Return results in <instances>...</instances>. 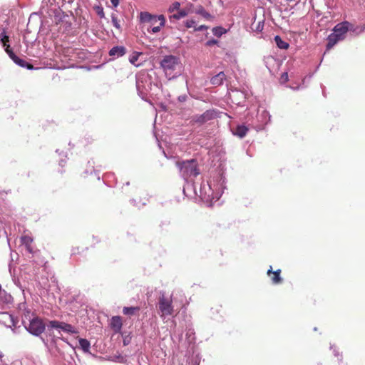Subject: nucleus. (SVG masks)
I'll return each mask as SVG.
<instances>
[{"mask_svg":"<svg viewBox=\"0 0 365 365\" xmlns=\"http://www.w3.org/2000/svg\"><path fill=\"white\" fill-rule=\"evenodd\" d=\"M110 2L114 7H117L119 5L120 0H110Z\"/></svg>","mask_w":365,"mask_h":365,"instance_id":"obj_45","label":"nucleus"},{"mask_svg":"<svg viewBox=\"0 0 365 365\" xmlns=\"http://www.w3.org/2000/svg\"><path fill=\"white\" fill-rule=\"evenodd\" d=\"M98 180H100V176L98 175V177H97Z\"/></svg>","mask_w":365,"mask_h":365,"instance_id":"obj_56","label":"nucleus"},{"mask_svg":"<svg viewBox=\"0 0 365 365\" xmlns=\"http://www.w3.org/2000/svg\"><path fill=\"white\" fill-rule=\"evenodd\" d=\"M176 166L184 180L192 179L200 175L198 163L196 159L178 160L176 162Z\"/></svg>","mask_w":365,"mask_h":365,"instance_id":"obj_5","label":"nucleus"},{"mask_svg":"<svg viewBox=\"0 0 365 365\" xmlns=\"http://www.w3.org/2000/svg\"><path fill=\"white\" fill-rule=\"evenodd\" d=\"M129 184H130V182H127L125 185H129Z\"/></svg>","mask_w":365,"mask_h":365,"instance_id":"obj_54","label":"nucleus"},{"mask_svg":"<svg viewBox=\"0 0 365 365\" xmlns=\"http://www.w3.org/2000/svg\"><path fill=\"white\" fill-rule=\"evenodd\" d=\"M13 297L5 290L0 289V307L4 309L12 303Z\"/></svg>","mask_w":365,"mask_h":365,"instance_id":"obj_14","label":"nucleus"},{"mask_svg":"<svg viewBox=\"0 0 365 365\" xmlns=\"http://www.w3.org/2000/svg\"><path fill=\"white\" fill-rule=\"evenodd\" d=\"M185 26L188 29L192 27L195 28L196 27V21L193 19H188L185 22Z\"/></svg>","mask_w":365,"mask_h":365,"instance_id":"obj_38","label":"nucleus"},{"mask_svg":"<svg viewBox=\"0 0 365 365\" xmlns=\"http://www.w3.org/2000/svg\"><path fill=\"white\" fill-rule=\"evenodd\" d=\"M135 86L138 95L147 102L158 95L161 86L156 72L153 69L143 70L137 73Z\"/></svg>","mask_w":365,"mask_h":365,"instance_id":"obj_2","label":"nucleus"},{"mask_svg":"<svg viewBox=\"0 0 365 365\" xmlns=\"http://www.w3.org/2000/svg\"><path fill=\"white\" fill-rule=\"evenodd\" d=\"M21 241L23 245L26 246L31 244L33 239L29 236L25 235L21 237Z\"/></svg>","mask_w":365,"mask_h":365,"instance_id":"obj_35","label":"nucleus"},{"mask_svg":"<svg viewBox=\"0 0 365 365\" xmlns=\"http://www.w3.org/2000/svg\"><path fill=\"white\" fill-rule=\"evenodd\" d=\"M185 183L183 186V193L186 197L198 196L201 201L207 207H211L213 202H217L222 196L225 186V178L222 175H218L213 179V181L205 183L201 182L200 184V194L197 192L196 182L192 179L185 180Z\"/></svg>","mask_w":365,"mask_h":365,"instance_id":"obj_1","label":"nucleus"},{"mask_svg":"<svg viewBox=\"0 0 365 365\" xmlns=\"http://www.w3.org/2000/svg\"><path fill=\"white\" fill-rule=\"evenodd\" d=\"M361 26L364 27V31H365V24H362Z\"/></svg>","mask_w":365,"mask_h":365,"instance_id":"obj_53","label":"nucleus"},{"mask_svg":"<svg viewBox=\"0 0 365 365\" xmlns=\"http://www.w3.org/2000/svg\"><path fill=\"white\" fill-rule=\"evenodd\" d=\"M230 130L233 135L242 139L246 136L249 128L244 124H238L235 127H231Z\"/></svg>","mask_w":365,"mask_h":365,"instance_id":"obj_13","label":"nucleus"},{"mask_svg":"<svg viewBox=\"0 0 365 365\" xmlns=\"http://www.w3.org/2000/svg\"><path fill=\"white\" fill-rule=\"evenodd\" d=\"M226 32L227 30L222 26H216L212 29V34L217 37H221Z\"/></svg>","mask_w":365,"mask_h":365,"instance_id":"obj_28","label":"nucleus"},{"mask_svg":"<svg viewBox=\"0 0 365 365\" xmlns=\"http://www.w3.org/2000/svg\"><path fill=\"white\" fill-rule=\"evenodd\" d=\"M130 202H131L133 205H135V202H135V200H134V199L130 200Z\"/></svg>","mask_w":365,"mask_h":365,"instance_id":"obj_50","label":"nucleus"},{"mask_svg":"<svg viewBox=\"0 0 365 365\" xmlns=\"http://www.w3.org/2000/svg\"><path fill=\"white\" fill-rule=\"evenodd\" d=\"M4 356L2 352L0 351V359L2 358Z\"/></svg>","mask_w":365,"mask_h":365,"instance_id":"obj_52","label":"nucleus"},{"mask_svg":"<svg viewBox=\"0 0 365 365\" xmlns=\"http://www.w3.org/2000/svg\"><path fill=\"white\" fill-rule=\"evenodd\" d=\"M218 43H219L218 40L215 39V38H212V39L208 40L206 42V45L208 46H214L215 44H217Z\"/></svg>","mask_w":365,"mask_h":365,"instance_id":"obj_39","label":"nucleus"},{"mask_svg":"<svg viewBox=\"0 0 365 365\" xmlns=\"http://www.w3.org/2000/svg\"><path fill=\"white\" fill-rule=\"evenodd\" d=\"M56 153H58V155L61 156V155H63L65 158H66V155H64L63 154V152H59V150L58 149H56Z\"/></svg>","mask_w":365,"mask_h":365,"instance_id":"obj_48","label":"nucleus"},{"mask_svg":"<svg viewBox=\"0 0 365 365\" xmlns=\"http://www.w3.org/2000/svg\"><path fill=\"white\" fill-rule=\"evenodd\" d=\"M139 56H140V53H138V52L133 53L132 55H130V56L129 58V62L131 64L138 66V65L135 64V62L138 60Z\"/></svg>","mask_w":365,"mask_h":365,"instance_id":"obj_32","label":"nucleus"},{"mask_svg":"<svg viewBox=\"0 0 365 365\" xmlns=\"http://www.w3.org/2000/svg\"><path fill=\"white\" fill-rule=\"evenodd\" d=\"M208 29V26H206V25H200L197 27H195V31H205Z\"/></svg>","mask_w":365,"mask_h":365,"instance_id":"obj_40","label":"nucleus"},{"mask_svg":"<svg viewBox=\"0 0 365 365\" xmlns=\"http://www.w3.org/2000/svg\"><path fill=\"white\" fill-rule=\"evenodd\" d=\"M0 324L11 329L14 334H19L21 332L19 318L9 312H0Z\"/></svg>","mask_w":365,"mask_h":365,"instance_id":"obj_8","label":"nucleus"},{"mask_svg":"<svg viewBox=\"0 0 365 365\" xmlns=\"http://www.w3.org/2000/svg\"><path fill=\"white\" fill-rule=\"evenodd\" d=\"M140 20L143 23L149 22L153 24L158 21V16H153L148 12L143 11L140 14Z\"/></svg>","mask_w":365,"mask_h":365,"instance_id":"obj_18","label":"nucleus"},{"mask_svg":"<svg viewBox=\"0 0 365 365\" xmlns=\"http://www.w3.org/2000/svg\"><path fill=\"white\" fill-rule=\"evenodd\" d=\"M274 271H273V270H272V266H270V267H269V269L267 270V274L269 277H270V276H271V274H274Z\"/></svg>","mask_w":365,"mask_h":365,"instance_id":"obj_46","label":"nucleus"},{"mask_svg":"<svg viewBox=\"0 0 365 365\" xmlns=\"http://www.w3.org/2000/svg\"><path fill=\"white\" fill-rule=\"evenodd\" d=\"M274 41L277 45V46L280 49H287L289 46V44L287 42H285L282 38L279 36L277 35L274 38Z\"/></svg>","mask_w":365,"mask_h":365,"instance_id":"obj_23","label":"nucleus"},{"mask_svg":"<svg viewBox=\"0 0 365 365\" xmlns=\"http://www.w3.org/2000/svg\"><path fill=\"white\" fill-rule=\"evenodd\" d=\"M1 288V286L0 285V289Z\"/></svg>","mask_w":365,"mask_h":365,"instance_id":"obj_57","label":"nucleus"},{"mask_svg":"<svg viewBox=\"0 0 365 365\" xmlns=\"http://www.w3.org/2000/svg\"><path fill=\"white\" fill-rule=\"evenodd\" d=\"M60 339H61L62 341H63L64 342H66L67 344H69V343H68V341H67V339H66V338H64V337H61Z\"/></svg>","mask_w":365,"mask_h":365,"instance_id":"obj_49","label":"nucleus"},{"mask_svg":"<svg viewBox=\"0 0 365 365\" xmlns=\"http://www.w3.org/2000/svg\"><path fill=\"white\" fill-rule=\"evenodd\" d=\"M281 269H278L274 271L273 277L271 278L272 283L274 285L280 284L283 282V279L281 275Z\"/></svg>","mask_w":365,"mask_h":365,"instance_id":"obj_25","label":"nucleus"},{"mask_svg":"<svg viewBox=\"0 0 365 365\" xmlns=\"http://www.w3.org/2000/svg\"><path fill=\"white\" fill-rule=\"evenodd\" d=\"M56 1H59L61 4V0H56Z\"/></svg>","mask_w":365,"mask_h":365,"instance_id":"obj_55","label":"nucleus"},{"mask_svg":"<svg viewBox=\"0 0 365 365\" xmlns=\"http://www.w3.org/2000/svg\"><path fill=\"white\" fill-rule=\"evenodd\" d=\"M180 64V58L174 55H166L160 61V67L169 79L175 78L180 74V70L177 71Z\"/></svg>","mask_w":365,"mask_h":365,"instance_id":"obj_3","label":"nucleus"},{"mask_svg":"<svg viewBox=\"0 0 365 365\" xmlns=\"http://www.w3.org/2000/svg\"><path fill=\"white\" fill-rule=\"evenodd\" d=\"M349 28V31H351L356 35H359L364 32V27L361 26V25L359 26H354L349 21V25L347 26Z\"/></svg>","mask_w":365,"mask_h":365,"instance_id":"obj_24","label":"nucleus"},{"mask_svg":"<svg viewBox=\"0 0 365 365\" xmlns=\"http://www.w3.org/2000/svg\"><path fill=\"white\" fill-rule=\"evenodd\" d=\"M187 96L186 94L180 95L178 96V100L179 102H185L187 101Z\"/></svg>","mask_w":365,"mask_h":365,"instance_id":"obj_43","label":"nucleus"},{"mask_svg":"<svg viewBox=\"0 0 365 365\" xmlns=\"http://www.w3.org/2000/svg\"><path fill=\"white\" fill-rule=\"evenodd\" d=\"M30 314V311H26L24 319H22L21 321V324L24 325V329L29 333L35 336H39L45 331V324L38 317L31 318L29 316Z\"/></svg>","mask_w":365,"mask_h":365,"instance_id":"obj_4","label":"nucleus"},{"mask_svg":"<svg viewBox=\"0 0 365 365\" xmlns=\"http://www.w3.org/2000/svg\"><path fill=\"white\" fill-rule=\"evenodd\" d=\"M185 335H186V339H187L189 344H191L195 341V330L192 327H187L186 328V334Z\"/></svg>","mask_w":365,"mask_h":365,"instance_id":"obj_27","label":"nucleus"},{"mask_svg":"<svg viewBox=\"0 0 365 365\" xmlns=\"http://www.w3.org/2000/svg\"><path fill=\"white\" fill-rule=\"evenodd\" d=\"M66 160H64V159L61 158V159L59 160V165H60L61 167H63V166H64V165H65V163H66Z\"/></svg>","mask_w":365,"mask_h":365,"instance_id":"obj_47","label":"nucleus"},{"mask_svg":"<svg viewBox=\"0 0 365 365\" xmlns=\"http://www.w3.org/2000/svg\"><path fill=\"white\" fill-rule=\"evenodd\" d=\"M111 21H112L113 26L115 28H116L117 29L120 30V23H119V21H118L116 15L115 14H113V13L111 14Z\"/></svg>","mask_w":365,"mask_h":365,"instance_id":"obj_34","label":"nucleus"},{"mask_svg":"<svg viewBox=\"0 0 365 365\" xmlns=\"http://www.w3.org/2000/svg\"><path fill=\"white\" fill-rule=\"evenodd\" d=\"M47 327L48 329L57 330L59 334L64 332L75 334L78 332V330L71 324L58 320H49L47 324Z\"/></svg>","mask_w":365,"mask_h":365,"instance_id":"obj_10","label":"nucleus"},{"mask_svg":"<svg viewBox=\"0 0 365 365\" xmlns=\"http://www.w3.org/2000/svg\"><path fill=\"white\" fill-rule=\"evenodd\" d=\"M71 23H66V27H70L71 26Z\"/></svg>","mask_w":365,"mask_h":365,"instance_id":"obj_51","label":"nucleus"},{"mask_svg":"<svg viewBox=\"0 0 365 365\" xmlns=\"http://www.w3.org/2000/svg\"><path fill=\"white\" fill-rule=\"evenodd\" d=\"M221 307H212L210 309V317L217 322L222 321L223 316L221 314Z\"/></svg>","mask_w":365,"mask_h":365,"instance_id":"obj_19","label":"nucleus"},{"mask_svg":"<svg viewBox=\"0 0 365 365\" xmlns=\"http://www.w3.org/2000/svg\"><path fill=\"white\" fill-rule=\"evenodd\" d=\"M160 20V25L159 26H153V27H151L150 29H148V31L149 33H152V34H156V33H158L160 29H161V27L164 26H165V19L163 15H160L158 16V21Z\"/></svg>","mask_w":365,"mask_h":365,"instance_id":"obj_21","label":"nucleus"},{"mask_svg":"<svg viewBox=\"0 0 365 365\" xmlns=\"http://www.w3.org/2000/svg\"><path fill=\"white\" fill-rule=\"evenodd\" d=\"M349 21H344L335 25L331 33L327 37V49L329 50L333 48L339 41H343L346 33L349 31Z\"/></svg>","mask_w":365,"mask_h":365,"instance_id":"obj_6","label":"nucleus"},{"mask_svg":"<svg viewBox=\"0 0 365 365\" xmlns=\"http://www.w3.org/2000/svg\"><path fill=\"white\" fill-rule=\"evenodd\" d=\"M289 79L288 73L284 72L281 75L280 80L282 82H286Z\"/></svg>","mask_w":365,"mask_h":365,"instance_id":"obj_42","label":"nucleus"},{"mask_svg":"<svg viewBox=\"0 0 365 365\" xmlns=\"http://www.w3.org/2000/svg\"><path fill=\"white\" fill-rule=\"evenodd\" d=\"M73 0H48L51 4V6H53V14L56 19H59L61 20V14H64V12L62 11L61 7H63L66 3L71 4Z\"/></svg>","mask_w":365,"mask_h":365,"instance_id":"obj_12","label":"nucleus"},{"mask_svg":"<svg viewBox=\"0 0 365 365\" xmlns=\"http://www.w3.org/2000/svg\"><path fill=\"white\" fill-rule=\"evenodd\" d=\"M225 80V73L223 71H220L210 78V83L214 86H219L222 85Z\"/></svg>","mask_w":365,"mask_h":365,"instance_id":"obj_17","label":"nucleus"},{"mask_svg":"<svg viewBox=\"0 0 365 365\" xmlns=\"http://www.w3.org/2000/svg\"><path fill=\"white\" fill-rule=\"evenodd\" d=\"M172 336H173V339H176L180 342L182 339V331L175 329L173 331Z\"/></svg>","mask_w":365,"mask_h":365,"instance_id":"obj_33","label":"nucleus"},{"mask_svg":"<svg viewBox=\"0 0 365 365\" xmlns=\"http://www.w3.org/2000/svg\"><path fill=\"white\" fill-rule=\"evenodd\" d=\"M180 4L178 1H175L170 7L169 12L172 13L175 11H178L180 9Z\"/></svg>","mask_w":365,"mask_h":365,"instance_id":"obj_37","label":"nucleus"},{"mask_svg":"<svg viewBox=\"0 0 365 365\" xmlns=\"http://www.w3.org/2000/svg\"><path fill=\"white\" fill-rule=\"evenodd\" d=\"M0 41L2 43L3 47L4 48L5 51L9 56V58L19 66L22 68H26L27 69L31 70L33 69L32 66L25 60L20 58L18 57L13 50L11 48L10 45L9 43V36L6 35V33L4 29L0 34Z\"/></svg>","mask_w":365,"mask_h":365,"instance_id":"obj_7","label":"nucleus"},{"mask_svg":"<svg viewBox=\"0 0 365 365\" xmlns=\"http://www.w3.org/2000/svg\"><path fill=\"white\" fill-rule=\"evenodd\" d=\"M78 342L80 348L84 353H90L91 343L88 340L80 338Z\"/></svg>","mask_w":365,"mask_h":365,"instance_id":"obj_22","label":"nucleus"},{"mask_svg":"<svg viewBox=\"0 0 365 365\" xmlns=\"http://www.w3.org/2000/svg\"><path fill=\"white\" fill-rule=\"evenodd\" d=\"M123 327V322L121 317L114 316L110 319V327L115 333H119Z\"/></svg>","mask_w":365,"mask_h":365,"instance_id":"obj_16","label":"nucleus"},{"mask_svg":"<svg viewBox=\"0 0 365 365\" xmlns=\"http://www.w3.org/2000/svg\"><path fill=\"white\" fill-rule=\"evenodd\" d=\"M187 15V12L185 10H178L176 14H173L170 16V19H175L176 20H179L182 18L185 17Z\"/></svg>","mask_w":365,"mask_h":365,"instance_id":"obj_29","label":"nucleus"},{"mask_svg":"<svg viewBox=\"0 0 365 365\" xmlns=\"http://www.w3.org/2000/svg\"><path fill=\"white\" fill-rule=\"evenodd\" d=\"M195 13L196 14L202 16L207 20H212L213 19V16L209 12H207L205 9V8L201 5H199L196 7Z\"/></svg>","mask_w":365,"mask_h":365,"instance_id":"obj_20","label":"nucleus"},{"mask_svg":"<svg viewBox=\"0 0 365 365\" xmlns=\"http://www.w3.org/2000/svg\"><path fill=\"white\" fill-rule=\"evenodd\" d=\"M264 20L259 21L257 23V24L256 25V26H254V25L252 24V29L255 32H257V33L262 32L264 29Z\"/></svg>","mask_w":365,"mask_h":365,"instance_id":"obj_31","label":"nucleus"},{"mask_svg":"<svg viewBox=\"0 0 365 365\" xmlns=\"http://www.w3.org/2000/svg\"><path fill=\"white\" fill-rule=\"evenodd\" d=\"M330 349L332 350L334 356L337 357L339 362H341L343 356L341 353L339 351L338 349L334 345L331 344Z\"/></svg>","mask_w":365,"mask_h":365,"instance_id":"obj_30","label":"nucleus"},{"mask_svg":"<svg viewBox=\"0 0 365 365\" xmlns=\"http://www.w3.org/2000/svg\"><path fill=\"white\" fill-rule=\"evenodd\" d=\"M108 53L113 58L122 57L126 53V48L123 46H115L110 49Z\"/></svg>","mask_w":365,"mask_h":365,"instance_id":"obj_15","label":"nucleus"},{"mask_svg":"<svg viewBox=\"0 0 365 365\" xmlns=\"http://www.w3.org/2000/svg\"><path fill=\"white\" fill-rule=\"evenodd\" d=\"M94 10L96 11V14H98V16L101 19L105 18V14H104V11H103V6H96L94 7Z\"/></svg>","mask_w":365,"mask_h":365,"instance_id":"obj_36","label":"nucleus"},{"mask_svg":"<svg viewBox=\"0 0 365 365\" xmlns=\"http://www.w3.org/2000/svg\"><path fill=\"white\" fill-rule=\"evenodd\" d=\"M140 310L139 307H124L123 308V313L125 315L133 316Z\"/></svg>","mask_w":365,"mask_h":365,"instance_id":"obj_26","label":"nucleus"},{"mask_svg":"<svg viewBox=\"0 0 365 365\" xmlns=\"http://www.w3.org/2000/svg\"><path fill=\"white\" fill-rule=\"evenodd\" d=\"M219 112L217 110H207L202 114L195 115L192 120L199 125H202L209 120L217 118Z\"/></svg>","mask_w":365,"mask_h":365,"instance_id":"obj_11","label":"nucleus"},{"mask_svg":"<svg viewBox=\"0 0 365 365\" xmlns=\"http://www.w3.org/2000/svg\"><path fill=\"white\" fill-rule=\"evenodd\" d=\"M158 309L162 318H165V317L173 314L174 308L172 299L165 297L164 292H161L158 298Z\"/></svg>","mask_w":365,"mask_h":365,"instance_id":"obj_9","label":"nucleus"},{"mask_svg":"<svg viewBox=\"0 0 365 365\" xmlns=\"http://www.w3.org/2000/svg\"><path fill=\"white\" fill-rule=\"evenodd\" d=\"M262 115H263L265 118H268V120L264 122L265 124H267L271 120V115L267 110H264L262 113Z\"/></svg>","mask_w":365,"mask_h":365,"instance_id":"obj_41","label":"nucleus"},{"mask_svg":"<svg viewBox=\"0 0 365 365\" xmlns=\"http://www.w3.org/2000/svg\"><path fill=\"white\" fill-rule=\"evenodd\" d=\"M26 250L32 254L34 252L32 247L31 245L25 246Z\"/></svg>","mask_w":365,"mask_h":365,"instance_id":"obj_44","label":"nucleus"}]
</instances>
